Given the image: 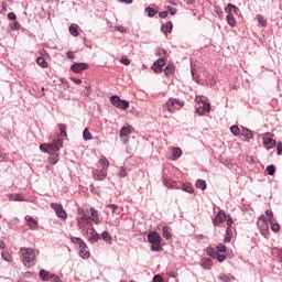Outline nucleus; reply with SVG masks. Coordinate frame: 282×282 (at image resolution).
<instances>
[{
	"mask_svg": "<svg viewBox=\"0 0 282 282\" xmlns=\"http://www.w3.org/2000/svg\"><path fill=\"white\" fill-rule=\"evenodd\" d=\"M66 56H67V58H70V59L76 58V56L74 55V52H72V51H68V52L66 53Z\"/></svg>",
	"mask_w": 282,
	"mask_h": 282,
	"instance_id": "obj_63",
	"label": "nucleus"
},
{
	"mask_svg": "<svg viewBox=\"0 0 282 282\" xmlns=\"http://www.w3.org/2000/svg\"><path fill=\"white\" fill-rule=\"evenodd\" d=\"M26 224L31 230H36L39 228V221H36L34 218L29 217L26 219Z\"/></svg>",
	"mask_w": 282,
	"mask_h": 282,
	"instance_id": "obj_20",
	"label": "nucleus"
},
{
	"mask_svg": "<svg viewBox=\"0 0 282 282\" xmlns=\"http://www.w3.org/2000/svg\"><path fill=\"white\" fill-rule=\"evenodd\" d=\"M89 221H93L96 226L100 224V215L98 214V210L96 208L90 207V216H88Z\"/></svg>",
	"mask_w": 282,
	"mask_h": 282,
	"instance_id": "obj_13",
	"label": "nucleus"
},
{
	"mask_svg": "<svg viewBox=\"0 0 282 282\" xmlns=\"http://www.w3.org/2000/svg\"><path fill=\"white\" fill-rule=\"evenodd\" d=\"M175 106L184 107V100L170 98L167 102L163 105V111H169V113H175Z\"/></svg>",
	"mask_w": 282,
	"mask_h": 282,
	"instance_id": "obj_6",
	"label": "nucleus"
},
{
	"mask_svg": "<svg viewBox=\"0 0 282 282\" xmlns=\"http://www.w3.org/2000/svg\"><path fill=\"white\" fill-rule=\"evenodd\" d=\"M89 216L87 214H84L80 218L77 219V226L78 228H84L85 224H88Z\"/></svg>",
	"mask_w": 282,
	"mask_h": 282,
	"instance_id": "obj_17",
	"label": "nucleus"
},
{
	"mask_svg": "<svg viewBox=\"0 0 282 282\" xmlns=\"http://www.w3.org/2000/svg\"><path fill=\"white\" fill-rule=\"evenodd\" d=\"M120 138H127V135H131V128L130 127H122L119 132Z\"/></svg>",
	"mask_w": 282,
	"mask_h": 282,
	"instance_id": "obj_24",
	"label": "nucleus"
},
{
	"mask_svg": "<svg viewBox=\"0 0 282 282\" xmlns=\"http://www.w3.org/2000/svg\"><path fill=\"white\" fill-rule=\"evenodd\" d=\"M196 188H200V191H206V181L198 178L196 181Z\"/></svg>",
	"mask_w": 282,
	"mask_h": 282,
	"instance_id": "obj_31",
	"label": "nucleus"
},
{
	"mask_svg": "<svg viewBox=\"0 0 282 282\" xmlns=\"http://www.w3.org/2000/svg\"><path fill=\"white\" fill-rule=\"evenodd\" d=\"M58 129H59V137L67 138V132L65 131V129H67V126L59 123Z\"/></svg>",
	"mask_w": 282,
	"mask_h": 282,
	"instance_id": "obj_33",
	"label": "nucleus"
},
{
	"mask_svg": "<svg viewBox=\"0 0 282 282\" xmlns=\"http://www.w3.org/2000/svg\"><path fill=\"white\" fill-rule=\"evenodd\" d=\"M162 32L166 35V33L171 34L173 32V22L169 21L161 26Z\"/></svg>",
	"mask_w": 282,
	"mask_h": 282,
	"instance_id": "obj_19",
	"label": "nucleus"
},
{
	"mask_svg": "<svg viewBox=\"0 0 282 282\" xmlns=\"http://www.w3.org/2000/svg\"><path fill=\"white\" fill-rule=\"evenodd\" d=\"M230 131H231L232 135H239V133H240L239 127H237V126H231Z\"/></svg>",
	"mask_w": 282,
	"mask_h": 282,
	"instance_id": "obj_46",
	"label": "nucleus"
},
{
	"mask_svg": "<svg viewBox=\"0 0 282 282\" xmlns=\"http://www.w3.org/2000/svg\"><path fill=\"white\" fill-rule=\"evenodd\" d=\"M202 268H204V270H210V268H213V260L209 258H204L202 260Z\"/></svg>",
	"mask_w": 282,
	"mask_h": 282,
	"instance_id": "obj_22",
	"label": "nucleus"
},
{
	"mask_svg": "<svg viewBox=\"0 0 282 282\" xmlns=\"http://www.w3.org/2000/svg\"><path fill=\"white\" fill-rule=\"evenodd\" d=\"M230 239H232V230L230 229V227H227L226 236L224 238L225 243H230Z\"/></svg>",
	"mask_w": 282,
	"mask_h": 282,
	"instance_id": "obj_29",
	"label": "nucleus"
},
{
	"mask_svg": "<svg viewBox=\"0 0 282 282\" xmlns=\"http://www.w3.org/2000/svg\"><path fill=\"white\" fill-rule=\"evenodd\" d=\"M217 257V261H219V263H224V261H226V254L224 253H216Z\"/></svg>",
	"mask_w": 282,
	"mask_h": 282,
	"instance_id": "obj_48",
	"label": "nucleus"
},
{
	"mask_svg": "<svg viewBox=\"0 0 282 282\" xmlns=\"http://www.w3.org/2000/svg\"><path fill=\"white\" fill-rule=\"evenodd\" d=\"M160 19H166L169 17V11H162L159 13Z\"/></svg>",
	"mask_w": 282,
	"mask_h": 282,
	"instance_id": "obj_61",
	"label": "nucleus"
},
{
	"mask_svg": "<svg viewBox=\"0 0 282 282\" xmlns=\"http://www.w3.org/2000/svg\"><path fill=\"white\" fill-rule=\"evenodd\" d=\"M70 241L72 243H76L77 246H79V257L82 259H89V257H91V254L87 250V243H85V240L78 237H73L70 238Z\"/></svg>",
	"mask_w": 282,
	"mask_h": 282,
	"instance_id": "obj_5",
	"label": "nucleus"
},
{
	"mask_svg": "<svg viewBox=\"0 0 282 282\" xmlns=\"http://www.w3.org/2000/svg\"><path fill=\"white\" fill-rule=\"evenodd\" d=\"M267 173L268 175H274V173H276V167L274 165H268Z\"/></svg>",
	"mask_w": 282,
	"mask_h": 282,
	"instance_id": "obj_42",
	"label": "nucleus"
},
{
	"mask_svg": "<svg viewBox=\"0 0 282 282\" xmlns=\"http://www.w3.org/2000/svg\"><path fill=\"white\" fill-rule=\"evenodd\" d=\"M99 163L101 165V170H94L93 175H94V180H97L98 182H102V180H105V177H107V170L109 169V161L107 160V158L101 156V159L99 160Z\"/></svg>",
	"mask_w": 282,
	"mask_h": 282,
	"instance_id": "obj_4",
	"label": "nucleus"
},
{
	"mask_svg": "<svg viewBox=\"0 0 282 282\" xmlns=\"http://www.w3.org/2000/svg\"><path fill=\"white\" fill-rule=\"evenodd\" d=\"M182 189L185 191V193H194L195 191L191 183H184Z\"/></svg>",
	"mask_w": 282,
	"mask_h": 282,
	"instance_id": "obj_34",
	"label": "nucleus"
},
{
	"mask_svg": "<svg viewBox=\"0 0 282 282\" xmlns=\"http://www.w3.org/2000/svg\"><path fill=\"white\" fill-rule=\"evenodd\" d=\"M87 67H88L87 63H74L70 69L75 74H80V72H84V69H87Z\"/></svg>",
	"mask_w": 282,
	"mask_h": 282,
	"instance_id": "obj_16",
	"label": "nucleus"
},
{
	"mask_svg": "<svg viewBox=\"0 0 282 282\" xmlns=\"http://www.w3.org/2000/svg\"><path fill=\"white\" fill-rule=\"evenodd\" d=\"M69 33L72 34V36H78V29H76V26H74V24H72L69 26Z\"/></svg>",
	"mask_w": 282,
	"mask_h": 282,
	"instance_id": "obj_44",
	"label": "nucleus"
},
{
	"mask_svg": "<svg viewBox=\"0 0 282 282\" xmlns=\"http://www.w3.org/2000/svg\"><path fill=\"white\" fill-rule=\"evenodd\" d=\"M120 63H122V65H131V61H129L127 57H122Z\"/></svg>",
	"mask_w": 282,
	"mask_h": 282,
	"instance_id": "obj_59",
	"label": "nucleus"
},
{
	"mask_svg": "<svg viewBox=\"0 0 282 282\" xmlns=\"http://www.w3.org/2000/svg\"><path fill=\"white\" fill-rule=\"evenodd\" d=\"M8 20L9 21H17V14L14 12L8 13Z\"/></svg>",
	"mask_w": 282,
	"mask_h": 282,
	"instance_id": "obj_52",
	"label": "nucleus"
},
{
	"mask_svg": "<svg viewBox=\"0 0 282 282\" xmlns=\"http://www.w3.org/2000/svg\"><path fill=\"white\" fill-rule=\"evenodd\" d=\"M10 199L11 202H25V198L21 194H11Z\"/></svg>",
	"mask_w": 282,
	"mask_h": 282,
	"instance_id": "obj_28",
	"label": "nucleus"
},
{
	"mask_svg": "<svg viewBox=\"0 0 282 282\" xmlns=\"http://www.w3.org/2000/svg\"><path fill=\"white\" fill-rule=\"evenodd\" d=\"M119 175H120L121 177H127V169L120 167V170H119Z\"/></svg>",
	"mask_w": 282,
	"mask_h": 282,
	"instance_id": "obj_55",
	"label": "nucleus"
},
{
	"mask_svg": "<svg viewBox=\"0 0 282 282\" xmlns=\"http://www.w3.org/2000/svg\"><path fill=\"white\" fill-rule=\"evenodd\" d=\"M216 14L221 19L224 17V11H221V8L216 7Z\"/></svg>",
	"mask_w": 282,
	"mask_h": 282,
	"instance_id": "obj_58",
	"label": "nucleus"
},
{
	"mask_svg": "<svg viewBox=\"0 0 282 282\" xmlns=\"http://www.w3.org/2000/svg\"><path fill=\"white\" fill-rule=\"evenodd\" d=\"M153 282H164V279H162V275L156 274V275H154V278H153Z\"/></svg>",
	"mask_w": 282,
	"mask_h": 282,
	"instance_id": "obj_57",
	"label": "nucleus"
},
{
	"mask_svg": "<svg viewBox=\"0 0 282 282\" xmlns=\"http://www.w3.org/2000/svg\"><path fill=\"white\" fill-rule=\"evenodd\" d=\"M148 241L151 243L152 252H162V237L156 231H150L148 234Z\"/></svg>",
	"mask_w": 282,
	"mask_h": 282,
	"instance_id": "obj_2",
	"label": "nucleus"
},
{
	"mask_svg": "<svg viewBox=\"0 0 282 282\" xmlns=\"http://www.w3.org/2000/svg\"><path fill=\"white\" fill-rule=\"evenodd\" d=\"M63 149V139L58 137L57 139H54L52 143H43L40 145V150L43 151V153L52 154L54 151H61Z\"/></svg>",
	"mask_w": 282,
	"mask_h": 282,
	"instance_id": "obj_3",
	"label": "nucleus"
},
{
	"mask_svg": "<svg viewBox=\"0 0 282 282\" xmlns=\"http://www.w3.org/2000/svg\"><path fill=\"white\" fill-rule=\"evenodd\" d=\"M224 221H226V213L224 210H220L214 217L213 224L214 226H220V224H224Z\"/></svg>",
	"mask_w": 282,
	"mask_h": 282,
	"instance_id": "obj_14",
	"label": "nucleus"
},
{
	"mask_svg": "<svg viewBox=\"0 0 282 282\" xmlns=\"http://www.w3.org/2000/svg\"><path fill=\"white\" fill-rule=\"evenodd\" d=\"M145 12L148 13V17H150V19L158 14V11L151 7L145 8Z\"/></svg>",
	"mask_w": 282,
	"mask_h": 282,
	"instance_id": "obj_38",
	"label": "nucleus"
},
{
	"mask_svg": "<svg viewBox=\"0 0 282 282\" xmlns=\"http://www.w3.org/2000/svg\"><path fill=\"white\" fill-rule=\"evenodd\" d=\"M226 21L230 28H235V25H237V20H235V15H232V13H227Z\"/></svg>",
	"mask_w": 282,
	"mask_h": 282,
	"instance_id": "obj_23",
	"label": "nucleus"
},
{
	"mask_svg": "<svg viewBox=\"0 0 282 282\" xmlns=\"http://www.w3.org/2000/svg\"><path fill=\"white\" fill-rule=\"evenodd\" d=\"M191 72H192V77L194 78V80H197V78H198L197 69L195 67H192Z\"/></svg>",
	"mask_w": 282,
	"mask_h": 282,
	"instance_id": "obj_56",
	"label": "nucleus"
},
{
	"mask_svg": "<svg viewBox=\"0 0 282 282\" xmlns=\"http://www.w3.org/2000/svg\"><path fill=\"white\" fill-rule=\"evenodd\" d=\"M210 112V105L206 101H200L196 104L195 106V113H198V116H204V113Z\"/></svg>",
	"mask_w": 282,
	"mask_h": 282,
	"instance_id": "obj_10",
	"label": "nucleus"
},
{
	"mask_svg": "<svg viewBox=\"0 0 282 282\" xmlns=\"http://www.w3.org/2000/svg\"><path fill=\"white\" fill-rule=\"evenodd\" d=\"M51 208H53L57 217L61 219H67V212H65L62 204L52 203Z\"/></svg>",
	"mask_w": 282,
	"mask_h": 282,
	"instance_id": "obj_11",
	"label": "nucleus"
},
{
	"mask_svg": "<svg viewBox=\"0 0 282 282\" xmlns=\"http://www.w3.org/2000/svg\"><path fill=\"white\" fill-rule=\"evenodd\" d=\"M241 135L247 140H252V131L250 129H243Z\"/></svg>",
	"mask_w": 282,
	"mask_h": 282,
	"instance_id": "obj_37",
	"label": "nucleus"
},
{
	"mask_svg": "<svg viewBox=\"0 0 282 282\" xmlns=\"http://www.w3.org/2000/svg\"><path fill=\"white\" fill-rule=\"evenodd\" d=\"M101 239L106 242V243H111V234H109V231H104L101 234Z\"/></svg>",
	"mask_w": 282,
	"mask_h": 282,
	"instance_id": "obj_32",
	"label": "nucleus"
},
{
	"mask_svg": "<svg viewBox=\"0 0 282 282\" xmlns=\"http://www.w3.org/2000/svg\"><path fill=\"white\" fill-rule=\"evenodd\" d=\"M175 72V66L173 65H167L164 69L165 76H171V74H174Z\"/></svg>",
	"mask_w": 282,
	"mask_h": 282,
	"instance_id": "obj_35",
	"label": "nucleus"
},
{
	"mask_svg": "<svg viewBox=\"0 0 282 282\" xmlns=\"http://www.w3.org/2000/svg\"><path fill=\"white\" fill-rule=\"evenodd\" d=\"M117 32L124 33V32H127V29H124V26H122V25H118L117 26Z\"/></svg>",
	"mask_w": 282,
	"mask_h": 282,
	"instance_id": "obj_64",
	"label": "nucleus"
},
{
	"mask_svg": "<svg viewBox=\"0 0 282 282\" xmlns=\"http://www.w3.org/2000/svg\"><path fill=\"white\" fill-rule=\"evenodd\" d=\"M36 63L40 65V67H47V62L43 57H37Z\"/></svg>",
	"mask_w": 282,
	"mask_h": 282,
	"instance_id": "obj_41",
	"label": "nucleus"
},
{
	"mask_svg": "<svg viewBox=\"0 0 282 282\" xmlns=\"http://www.w3.org/2000/svg\"><path fill=\"white\" fill-rule=\"evenodd\" d=\"M257 226L261 232L265 237L268 235V231L270 230V226L268 225V219L265 216L261 215L258 219Z\"/></svg>",
	"mask_w": 282,
	"mask_h": 282,
	"instance_id": "obj_9",
	"label": "nucleus"
},
{
	"mask_svg": "<svg viewBox=\"0 0 282 282\" xmlns=\"http://www.w3.org/2000/svg\"><path fill=\"white\" fill-rule=\"evenodd\" d=\"M155 54L158 56H161V58H162V56H166V50H164V48H156Z\"/></svg>",
	"mask_w": 282,
	"mask_h": 282,
	"instance_id": "obj_47",
	"label": "nucleus"
},
{
	"mask_svg": "<svg viewBox=\"0 0 282 282\" xmlns=\"http://www.w3.org/2000/svg\"><path fill=\"white\" fill-rule=\"evenodd\" d=\"M271 224V230L273 232H279V230H281V227L279 226V224H274L272 220L270 221Z\"/></svg>",
	"mask_w": 282,
	"mask_h": 282,
	"instance_id": "obj_45",
	"label": "nucleus"
},
{
	"mask_svg": "<svg viewBox=\"0 0 282 282\" xmlns=\"http://www.w3.org/2000/svg\"><path fill=\"white\" fill-rule=\"evenodd\" d=\"M162 232H163V237H164V239H166V241H171L173 239L171 231H169V227H163Z\"/></svg>",
	"mask_w": 282,
	"mask_h": 282,
	"instance_id": "obj_27",
	"label": "nucleus"
},
{
	"mask_svg": "<svg viewBox=\"0 0 282 282\" xmlns=\"http://www.w3.org/2000/svg\"><path fill=\"white\" fill-rule=\"evenodd\" d=\"M216 250H217L216 253L226 252V247H225L224 243H219V245L216 247Z\"/></svg>",
	"mask_w": 282,
	"mask_h": 282,
	"instance_id": "obj_49",
	"label": "nucleus"
},
{
	"mask_svg": "<svg viewBox=\"0 0 282 282\" xmlns=\"http://www.w3.org/2000/svg\"><path fill=\"white\" fill-rule=\"evenodd\" d=\"M59 151H53V153L52 154H48L50 156H48V159H47V161L50 162V164H56V162H58V155H59V153H58Z\"/></svg>",
	"mask_w": 282,
	"mask_h": 282,
	"instance_id": "obj_21",
	"label": "nucleus"
},
{
	"mask_svg": "<svg viewBox=\"0 0 282 282\" xmlns=\"http://www.w3.org/2000/svg\"><path fill=\"white\" fill-rule=\"evenodd\" d=\"M228 228H230V226H232L234 221H232V217H230V215L226 216V219H225Z\"/></svg>",
	"mask_w": 282,
	"mask_h": 282,
	"instance_id": "obj_50",
	"label": "nucleus"
},
{
	"mask_svg": "<svg viewBox=\"0 0 282 282\" xmlns=\"http://www.w3.org/2000/svg\"><path fill=\"white\" fill-rule=\"evenodd\" d=\"M257 20H258V23H260V25H262V28H265V25H268V21H265V18H263V15L258 14Z\"/></svg>",
	"mask_w": 282,
	"mask_h": 282,
	"instance_id": "obj_39",
	"label": "nucleus"
},
{
	"mask_svg": "<svg viewBox=\"0 0 282 282\" xmlns=\"http://www.w3.org/2000/svg\"><path fill=\"white\" fill-rule=\"evenodd\" d=\"M276 144V153L278 155H282V142H278Z\"/></svg>",
	"mask_w": 282,
	"mask_h": 282,
	"instance_id": "obj_53",
	"label": "nucleus"
},
{
	"mask_svg": "<svg viewBox=\"0 0 282 282\" xmlns=\"http://www.w3.org/2000/svg\"><path fill=\"white\" fill-rule=\"evenodd\" d=\"M166 10H167V12H170V14H172V17L177 13V9H175V8L171 7V6H169L166 8Z\"/></svg>",
	"mask_w": 282,
	"mask_h": 282,
	"instance_id": "obj_51",
	"label": "nucleus"
},
{
	"mask_svg": "<svg viewBox=\"0 0 282 282\" xmlns=\"http://www.w3.org/2000/svg\"><path fill=\"white\" fill-rule=\"evenodd\" d=\"M110 102L112 107H117V109H122L123 111L129 109V101L120 99L118 96L110 97Z\"/></svg>",
	"mask_w": 282,
	"mask_h": 282,
	"instance_id": "obj_7",
	"label": "nucleus"
},
{
	"mask_svg": "<svg viewBox=\"0 0 282 282\" xmlns=\"http://www.w3.org/2000/svg\"><path fill=\"white\" fill-rule=\"evenodd\" d=\"M262 142L267 151H270V149H274V147H276V140L272 138V133L270 132H267L262 135Z\"/></svg>",
	"mask_w": 282,
	"mask_h": 282,
	"instance_id": "obj_8",
	"label": "nucleus"
},
{
	"mask_svg": "<svg viewBox=\"0 0 282 282\" xmlns=\"http://www.w3.org/2000/svg\"><path fill=\"white\" fill-rule=\"evenodd\" d=\"M164 65H166V61H164V57H161L154 62L152 69L155 74H160Z\"/></svg>",
	"mask_w": 282,
	"mask_h": 282,
	"instance_id": "obj_12",
	"label": "nucleus"
},
{
	"mask_svg": "<svg viewBox=\"0 0 282 282\" xmlns=\"http://www.w3.org/2000/svg\"><path fill=\"white\" fill-rule=\"evenodd\" d=\"M90 234L88 236L89 243H97V241L100 239V234L96 231V229L91 226H89Z\"/></svg>",
	"mask_w": 282,
	"mask_h": 282,
	"instance_id": "obj_15",
	"label": "nucleus"
},
{
	"mask_svg": "<svg viewBox=\"0 0 282 282\" xmlns=\"http://www.w3.org/2000/svg\"><path fill=\"white\" fill-rule=\"evenodd\" d=\"M50 280H52L53 282H58V281H61V278L56 274H51Z\"/></svg>",
	"mask_w": 282,
	"mask_h": 282,
	"instance_id": "obj_60",
	"label": "nucleus"
},
{
	"mask_svg": "<svg viewBox=\"0 0 282 282\" xmlns=\"http://www.w3.org/2000/svg\"><path fill=\"white\" fill-rule=\"evenodd\" d=\"M265 216L268 217L269 221H272V217H274V214L270 209L265 210Z\"/></svg>",
	"mask_w": 282,
	"mask_h": 282,
	"instance_id": "obj_54",
	"label": "nucleus"
},
{
	"mask_svg": "<svg viewBox=\"0 0 282 282\" xmlns=\"http://www.w3.org/2000/svg\"><path fill=\"white\" fill-rule=\"evenodd\" d=\"M20 252L22 254V263L25 268H32V265L36 264V254L34 253V249L22 247Z\"/></svg>",
	"mask_w": 282,
	"mask_h": 282,
	"instance_id": "obj_1",
	"label": "nucleus"
},
{
	"mask_svg": "<svg viewBox=\"0 0 282 282\" xmlns=\"http://www.w3.org/2000/svg\"><path fill=\"white\" fill-rule=\"evenodd\" d=\"M107 207L111 208L112 213H116V210H118V205H116V204H109V205H107Z\"/></svg>",
	"mask_w": 282,
	"mask_h": 282,
	"instance_id": "obj_62",
	"label": "nucleus"
},
{
	"mask_svg": "<svg viewBox=\"0 0 282 282\" xmlns=\"http://www.w3.org/2000/svg\"><path fill=\"white\" fill-rule=\"evenodd\" d=\"M1 257L7 263H12V256L8 251H2Z\"/></svg>",
	"mask_w": 282,
	"mask_h": 282,
	"instance_id": "obj_30",
	"label": "nucleus"
},
{
	"mask_svg": "<svg viewBox=\"0 0 282 282\" xmlns=\"http://www.w3.org/2000/svg\"><path fill=\"white\" fill-rule=\"evenodd\" d=\"M177 158H182V149L173 148L172 150V159L177 160Z\"/></svg>",
	"mask_w": 282,
	"mask_h": 282,
	"instance_id": "obj_26",
	"label": "nucleus"
},
{
	"mask_svg": "<svg viewBox=\"0 0 282 282\" xmlns=\"http://www.w3.org/2000/svg\"><path fill=\"white\" fill-rule=\"evenodd\" d=\"M164 185L167 186V188H177L175 181H164Z\"/></svg>",
	"mask_w": 282,
	"mask_h": 282,
	"instance_id": "obj_40",
	"label": "nucleus"
},
{
	"mask_svg": "<svg viewBox=\"0 0 282 282\" xmlns=\"http://www.w3.org/2000/svg\"><path fill=\"white\" fill-rule=\"evenodd\" d=\"M225 12L226 14H232V12L237 14L239 12V8L232 3H228L227 7L225 8Z\"/></svg>",
	"mask_w": 282,
	"mask_h": 282,
	"instance_id": "obj_18",
	"label": "nucleus"
},
{
	"mask_svg": "<svg viewBox=\"0 0 282 282\" xmlns=\"http://www.w3.org/2000/svg\"><path fill=\"white\" fill-rule=\"evenodd\" d=\"M83 139L84 140H91V132H89V130L86 128L83 132Z\"/></svg>",
	"mask_w": 282,
	"mask_h": 282,
	"instance_id": "obj_43",
	"label": "nucleus"
},
{
	"mask_svg": "<svg viewBox=\"0 0 282 282\" xmlns=\"http://www.w3.org/2000/svg\"><path fill=\"white\" fill-rule=\"evenodd\" d=\"M218 279H219V281H223V282H230V281H232V275L221 273L218 276Z\"/></svg>",
	"mask_w": 282,
	"mask_h": 282,
	"instance_id": "obj_36",
	"label": "nucleus"
},
{
	"mask_svg": "<svg viewBox=\"0 0 282 282\" xmlns=\"http://www.w3.org/2000/svg\"><path fill=\"white\" fill-rule=\"evenodd\" d=\"M52 275H50V272H47L45 269L40 270V279L42 281H50Z\"/></svg>",
	"mask_w": 282,
	"mask_h": 282,
	"instance_id": "obj_25",
	"label": "nucleus"
}]
</instances>
